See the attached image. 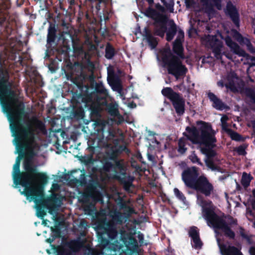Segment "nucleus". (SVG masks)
I'll return each mask as SVG.
<instances>
[{
    "label": "nucleus",
    "instance_id": "obj_18",
    "mask_svg": "<svg viewBox=\"0 0 255 255\" xmlns=\"http://www.w3.org/2000/svg\"><path fill=\"white\" fill-rule=\"evenodd\" d=\"M167 17L164 15L163 17L157 19L155 22H153L154 26V34L161 38L164 37L167 31Z\"/></svg>",
    "mask_w": 255,
    "mask_h": 255
},
{
    "label": "nucleus",
    "instance_id": "obj_14",
    "mask_svg": "<svg viewBox=\"0 0 255 255\" xmlns=\"http://www.w3.org/2000/svg\"><path fill=\"white\" fill-rule=\"evenodd\" d=\"M96 231H99L111 240H114L118 235L115 225L107 222L106 218L98 219L95 223Z\"/></svg>",
    "mask_w": 255,
    "mask_h": 255
},
{
    "label": "nucleus",
    "instance_id": "obj_29",
    "mask_svg": "<svg viewBox=\"0 0 255 255\" xmlns=\"http://www.w3.org/2000/svg\"><path fill=\"white\" fill-rule=\"evenodd\" d=\"M144 36L146 38L148 45L150 46L151 49L156 48L158 44L157 38L154 37L150 30L147 27H145L143 30Z\"/></svg>",
    "mask_w": 255,
    "mask_h": 255
},
{
    "label": "nucleus",
    "instance_id": "obj_36",
    "mask_svg": "<svg viewBox=\"0 0 255 255\" xmlns=\"http://www.w3.org/2000/svg\"><path fill=\"white\" fill-rule=\"evenodd\" d=\"M186 144V141L184 138H181L179 139L177 151L181 154L185 153L187 149L185 147Z\"/></svg>",
    "mask_w": 255,
    "mask_h": 255
},
{
    "label": "nucleus",
    "instance_id": "obj_9",
    "mask_svg": "<svg viewBox=\"0 0 255 255\" xmlns=\"http://www.w3.org/2000/svg\"><path fill=\"white\" fill-rule=\"evenodd\" d=\"M161 92L164 97L171 102L178 116H181L185 113V100L181 94L174 91L171 87H164Z\"/></svg>",
    "mask_w": 255,
    "mask_h": 255
},
{
    "label": "nucleus",
    "instance_id": "obj_8",
    "mask_svg": "<svg viewBox=\"0 0 255 255\" xmlns=\"http://www.w3.org/2000/svg\"><path fill=\"white\" fill-rule=\"evenodd\" d=\"M186 186L199 191L206 197L213 192L214 186L206 176H182Z\"/></svg>",
    "mask_w": 255,
    "mask_h": 255
},
{
    "label": "nucleus",
    "instance_id": "obj_11",
    "mask_svg": "<svg viewBox=\"0 0 255 255\" xmlns=\"http://www.w3.org/2000/svg\"><path fill=\"white\" fill-rule=\"evenodd\" d=\"M11 8L10 0H1L0 2V26L4 27V31L10 35L12 31V25L14 19L9 15V9Z\"/></svg>",
    "mask_w": 255,
    "mask_h": 255
},
{
    "label": "nucleus",
    "instance_id": "obj_64",
    "mask_svg": "<svg viewBox=\"0 0 255 255\" xmlns=\"http://www.w3.org/2000/svg\"><path fill=\"white\" fill-rule=\"evenodd\" d=\"M95 199L97 201H101V200L102 201V195H101V194L100 193V192H97V193L96 194Z\"/></svg>",
    "mask_w": 255,
    "mask_h": 255
},
{
    "label": "nucleus",
    "instance_id": "obj_45",
    "mask_svg": "<svg viewBox=\"0 0 255 255\" xmlns=\"http://www.w3.org/2000/svg\"><path fill=\"white\" fill-rule=\"evenodd\" d=\"M20 165L14 163L13 166L12 175H24V171L23 172L20 171Z\"/></svg>",
    "mask_w": 255,
    "mask_h": 255
},
{
    "label": "nucleus",
    "instance_id": "obj_42",
    "mask_svg": "<svg viewBox=\"0 0 255 255\" xmlns=\"http://www.w3.org/2000/svg\"><path fill=\"white\" fill-rule=\"evenodd\" d=\"M131 166L133 168L135 169V171L138 172V175H142L139 172L144 171L145 168H142L137 162L135 160L131 161Z\"/></svg>",
    "mask_w": 255,
    "mask_h": 255
},
{
    "label": "nucleus",
    "instance_id": "obj_15",
    "mask_svg": "<svg viewBox=\"0 0 255 255\" xmlns=\"http://www.w3.org/2000/svg\"><path fill=\"white\" fill-rule=\"evenodd\" d=\"M208 44L210 46L215 56L219 59L221 58V49L223 47V42L219 40L217 36L208 35L206 37Z\"/></svg>",
    "mask_w": 255,
    "mask_h": 255
},
{
    "label": "nucleus",
    "instance_id": "obj_12",
    "mask_svg": "<svg viewBox=\"0 0 255 255\" xmlns=\"http://www.w3.org/2000/svg\"><path fill=\"white\" fill-rule=\"evenodd\" d=\"M37 148L30 150L23 162L24 175H47L46 173L40 172L38 167V164L33 160L34 157L37 156Z\"/></svg>",
    "mask_w": 255,
    "mask_h": 255
},
{
    "label": "nucleus",
    "instance_id": "obj_27",
    "mask_svg": "<svg viewBox=\"0 0 255 255\" xmlns=\"http://www.w3.org/2000/svg\"><path fill=\"white\" fill-rule=\"evenodd\" d=\"M87 176H80V177L84 179H85ZM89 177H90L92 178V180H90L89 183H88L87 188L86 189L89 190V191H91L93 193H94L98 187L99 186V183L98 181L97 180H95L94 178H96V179H98V177H99L101 179L104 180L106 179H108L107 177H105V176H88Z\"/></svg>",
    "mask_w": 255,
    "mask_h": 255
},
{
    "label": "nucleus",
    "instance_id": "obj_44",
    "mask_svg": "<svg viewBox=\"0 0 255 255\" xmlns=\"http://www.w3.org/2000/svg\"><path fill=\"white\" fill-rule=\"evenodd\" d=\"M253 179V176H242L241 184L245 188H247L250 185Z\"/></svg>",
    "mask_w": 255,
    "mask_h": 255
},
{
    "label": "nucleus",
    "instance_id": "obj_17",
    "mask_svg": "<svg viewBox=\"0 0 255 255\" xmlns=\"http://www.w3.org/2000/svg\"><path fill=\"white\" fill-rule=\"evenodd\" d=\"M226 14L229 17L237 28L240 27V17L239 12L236 6L230 1L227 3Z\"/></svg>",
    "mask_w": 255,
    "mask_h": 255
},
{
    "label": "nucleus",
    "instance_id": "obj_22",
    "mask_svg": "<svg viewBox=\"0 0 255 255\" xmlns=\"http://www.w3.org/2000/svg\"><path fill=\"white\" fill-rule=\"evenodd\" d=\"M188 235L193 241V247L196 249H201L203 246V243L200 238L199 230L198 228L194 226L190 227L188 231Z\"/></svg>",
    "mask_w": 255,
    "mask_h": 255
},
{
    "label": "nucleus",
    "instance_id": "obj_16",
    "mask_svg": "<svg viewBox=\"0 0 255 255\" xmlns=\"http://www.w3.org/2000/svg\"><path fill=\"white\" fill-rule=\"evenodd\" d=\"M109 179H116L120 181L124 190L128 193H133L135 188L132 183L135 176H105Z\"/></svg>",
    "mask_w": 255,
    "mask_h": 255
},
{
    "label": "nucleus",
    "instance_id": "obj_55",
    "mask_svg": "<svg viewBox=\"0 0 255 255\" xmlns=\"http://www.w3.org/2000/svg\"><path fill=\"white\" fill-rule=\"evenodd\" d=\"M88 227V222L85 219H82L81 220L79 225V227L82 229H86L87 227Z\"/></svg>",
    "mask_w": 255,
    "mask_h": 255
},
{
    "label": "nucleus",
    "instance_id": "obj_48",
    "mask_svg": "<svg viewBox=\"0 0 255 255\" xmlns=\"http://www.w3.org/2000/svg\"><path fill=\"white\" fill-rule=\"evenodd\" d=\"M189 159L194 163H197L198 164L201 165L202 163L200 162V159L198 157L197 155L195 154V151H193L190 155L189 156Z\"/></svg>",
    "mask_w": 255,
    "mask_h": 255
},
{
    "label": "nucleus",
    "instance_id": "obj_63",
    "mask_svg": "<svg viewBox=\"0 0 255 255\" xmlns=\"http://www.w3.org/2000/svg\"><path fill=\"white\" fill-rule=\"evenodd\" d=\"M174 251L172 250L171 249L168 248L167 250H166L165 251V255H174Z\"/></svg>",
    "mask_w": 255,
    "mask_h": 255
},
{
    "label": "nucleus",
    "instance_id": "obj_39",
    "mask_svg": "<svg viewBox=\"0 0 255 255\" xmlns=\"http://www.w3.org/2000/svg\"><path fill=\"white\" fill-rule=\"evenodd\" d=\"M94 197V193L86 189L84 192L82 194V202L84 203H88L90 201V198H93Z\"/></svg>",
    "mask_w": 255,
    "mask_h": 255
},
{
    "label": "nucleus",
    "instance_id": "obj_4",
    "mask_svg": "<svg viewBox=\"0 0 255 255\" xmlns=\"http://www.w3.org/2000/svg\"><path fill=\"white\" fill-rule=\"evenodd\" d=\"M183 43L174 41L172 44L173 53L170 48H164L161 53L163 67L168 74L174 76L177 80L183 78L188 71L181 61L185 59Z\"/></svg>",
    "mask_w": 255,
    "mask_h": 255
},
{
    "label": "nucleus",
    "instance_id": "obj_13",
    "mask_svg": "<svg viewBox=\"0 0 255 255\" xmlns=\"http://www.w3.org/2000/svg\"><path fill=\"white\" fill-rule=\"evenodd\" d=\"M73 97L78 103H82L85 108H87L90 111L91 118L92 120L98 119L101 117L102 102L101 101L95 100H85L84 97L79 98L75 95Z\"/></svg>",
    "mask_w": 255,
    "mask_h": 255
},
{
    "label": "nucleus",
    "instance_id": "obj_5",
    "mask_svg": "<svg viewBox=\"0 0 255 255\" xmlns=\"http://www.w3.org/2000/svg\"><path fill=\"white\" fill-rule=\"evenodd\" d=\"M75 84L80 92L75 93L73 95L84 97L85 100H95L102 101L106 100L109 96L108 90L101 82H96L93 74H81L73 79Z\"/></svg>",
    "mask_w": 255,
    "mask_h": 255
},
{
    "label": "nucleus",
    "instance_id": "obj_2",
    "mask_svg": "<svg viewBox=\"0 0 255 255\" xmlns=\"http://www.w3.org/2000/svg\"><path fill=\"white\" fill-rule=\"evenodd\" d=\"M14 188L21 185L24 190L21 194L27 198H30L35 204L36 216L43 219L46 215L47 210L50 214L60 205V200L55 194L45 198L44 186L49 176H12Z\"/></svg>",
    "mask_w": 255,
    "mask_h": 255
},
{
    "label": "nucleus",
    "instance_id": "obj_34",
    "mask_svg": "<svg viewBox=\"0 0 255 255\" xmlns=\"http://www.w3.org/2000/svg\"><path fill=\"white\" fill-rule=\"evenodd\" d=\"M117 54V51L114 46L110 42L106 45L105 57L107 59H112Z\"/></svg>",
    "mask_w": 255,
    "mask_h": 255
},
{
    "label": "nucleus",
    "instance_id": "obj_20",
    "mask_svg": "<svg viewBox=\"0 0 255 255\" xmlns=\"http://www.w3.org/2000/svg\"><path fill=\"white\" fill-rule=\"evenodd\" d=\"M225 41L227 46L230 48L231 51L234 54L243 57H247L248 56L246 51L242 49L237 43L234 42L230 36L227 35L226 36Z\"/></svg>",
    "mask_w": 255,
    "mask_h": 255
},
{
    "label": "nucleus",
    "instance_id": "obj_28",
    "mask_svg": "<svg viewBox=\"0 0 255 255\" xmlns=\"http://www.w3.org/2000/svg\"><path fill=\"white\" fill-rule=\"evenodd\" d=\"M107 81L109 84L112 87L114 90L118 89L121 90V86L120 83L119 79L118 76L112 71L111 73H109Z\"/></svg>",
    "mask_w": 255,
    "mask_h": 255
},
{
    "label": "nucleus",
    "instance_id": "obj_61",
    "mask_svg": "<svg viewBox=\"0 0 255 255\" xmlns=\"http://www.w3.org/2000/svg\"><path fill=\"white\" fill-rule=\"evenodd\" d=\"M221 122H222V124L223 129L228 132L227 129H228V128H227L228 125H227V122L223 118L221 119Z\"/></svg>",
    "mask_w": 255,
    "mask_h": 255
},
{
    "label": "nucleus",
    "instance_id": "obj_50",
    "mask_svg": "<svg viewBox=\"0 0 255 255\" xmlns=\"http://www.w3.org/2000/svg\"><path fill=\"white\" fill-rule=\"evenodd\" d=\"M184 40V32L182 29L178 31V35L174 41L183 43Z\"/></svg>",
    "mask_w": 255,
    "mask_h": 255
},
{
    "label": "nucleus",
    "instance_id": "obj_21",
    "mask_svg": "<svg viewBox=\"0 0 255 255\" xmlns=\"http://www.w3.org/2000/svg\"><path fill=\"white\" fill-rule=\"evenodd\" d=\"M208 98L212 102V107L215 109L219 111L230 109V107L213 93L209 92L208 93Z\"/></svg>",
    "mask_w": 255,
    "mask_h": 255
},
{
    "label": "nucleus",
    "instance_id": "obj_43",
    "mask_svg": "<svg viewBox=\"0 0 255 255\" xmlns=\"http://www.w3.org/2000/svg\"><path fill=\"white\" fill-rule=\"evenodd\" d=\"M33 125L34 127L40 130H42L44 129L45 126L43 123L37 119H35L32 122Z\"/></svg>",
    "mask_w": 255,
    "mask_h": 255
},
{
    "label": "nucleus",
    "instance_id": "obj_59",
    "mask_svg": "<svg viewBox=\"0 0 255 255\" xmlns=\"http://www.w3.org/2000/svg\"><path fill=\"white\" fill-rule=\"evenodd\" d=\"M155 7L157 10L160 12H164L165 11V7L161 5L159 3H156Z\"/></svg>",
    "mask_w": 255,
    "mask_h": 255
},
{
    "label": "nucleus",
    "instance_id": "obj_38",
    "mask_svg": "<svg viewBox=\"0 0 255 255\" xmlns=\"http://www.w3.org/2000/svg\"><path fill=\"white\" fill-rule=\"evenodd\" d=\"M181 175H199L197 168L193 166L191 167H187L182 173Z\"/></svg>",
    "mask_w": 255,
    "mask_h": 255
},
{
    "label": "nucleus",
    "instance_id": "obj_30",
    "mask_svg": "<svg viewBox=\"0 0 255 255\" xmlns=\"http://www.w3.org/2000/svg\"><path fill=\"white\" fill-rule=\"evenodd\" d=\"M106 110L111 116L123 119V117L120 115L118 109V105L116 103H110L107 104L106 105Z\"/></svg>",
    "mask_w": 255,
    "mask_h": 255
},
{
    "label": "nucleus",
    "instance_id": "obj_3",
    "mask_svg": "<svg viewBox=\"0 0 255 255\" xmlns=\"http://www.w3.org/2000/svg\"><path fill=\"white\" fill-rule=\"evenodd\" d=\"M197 128L195 126L186 128V132L183 134L193 144L204 145L201 150L203 153L207 157V159H212L216 154L213 148L216 146L217 139L215 131L213 129L211 124L203 121H197Z\"/></svg>",
    "mask_w": 255,
    "mask_h": 255
},
{
    "label": "nucleus",
    "instance_id": "obj_41",
    "mask_svg": "<svg viewBox=\"0 0 255 255\" xmlns=\"http://www.w3.org/2000/svg\"><path fill=\"white\" fill-rule=\"evenodd\" d=\"M114 163L111 161L105 160L103 162V170L106 172H109L111 171H113Z\"/></svg>",
    "mask_w": 255,
    "mask_h": 255
},
{
    "label": "nucleus",
    "instance_id": "obj_10",
    "mask_svg": "<svg viewBox=\"0 0 255 255\" xmlns=\"http://www.w3.org/2000/svg\"><path fill=\"white\" fill-rule=\"evenodd\" d=\"M55 255H75L82 246L80 240H74L60 245H50Z\"/></svg>",
    "mask_w": 255,
    "mask_h": 255
},
{
    "label": "nucleus",
    "instance_id": "obj_31",
    "mask_svg": "<svg viewBox=\"0 0 255 255\" xmlns=\"http://www.w3.org/2000/svg\"><path fill=\"white\" fill-rule=\"evenodd\" d=\"M144 14L146 16L152 19L154 21L153 22H155L157 19L160 18L164 15L150 5L145 10Z\"/></svg>",
    "mask_w": 255,
    "mask_h": 255
},
{
    "label": "nucleus",
    "instance_id": "obj_49",
    "mask_svg": "<svg viewBox=\"0 0 255 255\" xmlns=\"http://www.w3.org/2000/svg\"><path fill=\"white\" fill-rule=\"evenodd\" d=\"M205 162L207 167L211 169L212 170L217 169V166L215 164L212 159H207Z\"/></svg>",
    "mask_w": 255,
    "mask_h": 255
},
{
    "label": "nucleus",
    "instance_id": "obj_57",
    "mask_svg": "<svg viewBox=\"0 0 255 255\" xmlns=\"http://www.w3.org/2000/svg\"><path fill=\"white\" fill-rule=\"evenodd\" d=\"M247 49L251 52V53H254L255 52V49L251 42V41H250L248 43H247L246 45Z\"/></svg>",
    "mask_w": 255,
    "mask_h": 255
},
{
    "label": "nucleus",
    "instance_id": "obj_37",
    "mask_svg": "<svg viewBox=\"0 0 255 255\" xmlns=\"http://www.w3.org/2000/svg\"><path fill=\"white\" fill-rule=\"evenodd\" d=\"M163 4L165 8L170 12H173L174 1V0H160Z\"/></svg>",
    "mask_w": 255,
    "mask_h": 255
},
{
    "label": "nucleus",
    "instance_id": "obj_56",
    "mask_svg": "<svg viewBox=\"0 0 255 255\" xmlns=\"http://www.w3.org/2000/svg\"><path fill=\"white\" fill-rule=\"evenodd\" d=\"M212 1L214 3V5L218 10H221L222 9V0H212Z\"/></svg>",
    "mask_w": 255,
    "mask_h": 255
},
{
    "label": "nucleus",
    "instance_id": "obj_33",
    "mask_svg": "<svg viewBox=\"0 0 255 255\" xmlns=\"http://www.w3.org/2000/svg\"><path fill=\"white\" fill-rule=\"evenodd\" d=\"M56 38V29L54 25L50 24L48 29L47 42L48 44L53 43Z\"/></svg>",
    "mask_w": 255,
    "mask_h": 255
},
{
    "label": "nucleus",
    "instance_id": "obj_40",
    "mask_svg": "<svg viewBox=\"0 0 255 255\" xmlns=\"http://www.w3.org/2000/svg\"><path fill=\"white\" fill-rule=\"evenodd\" d=\"M225 86L227 89H229L234 93H236L238 91L235 82L233 79H229L228 82L225 84Z\"/></svg>",
    "mask_w": 255,
    "mask_h": 255
},
{
    "label": "nucleus",
    "instance_id": "obj_53",
    "mask_svg": "<svg viewBox=\"0 0 255 255\" xmlns=\"http://www.w3.org/2000/svg\"><path fill=\"white\" fill-rule=\"evenodd\" d=\"M205 8L206 12L209 13H213L214 12L213 5L211 2L207 1L205 3Z\"/></svg>",
    "mask_w": 255,
    "mask_h": 255
},
{
    "label": "nucleus",
    "instance_id": "obj_23",
    "mask_svg": "<svg viewBox=\"0 0 255 255\" xmlns=\"http://www.w3.org/2000/svg\"><path fill=\"white\" fill-rule=\"evenodd\" d=\"M126 148V146L124 145L112 146L106 152L107 158L113 161L119 160L118 157Z\"/></svg>",
    "mask_w": 255,
    "mask_h": 255
},
{
    "label": "nucleus",
    "instance_id": "obj_46",
    "mask_svg": "<svg viewBox=\"0 0 255 255\" xmlns=\"http://www.w3.org/2000/svg\"><path fill=\"white\" fill-rule=\"evenodd\" d=\"M247 147V145L243 144L236 147L235 150L238 153L239 155H245L247 153L246 151V149Z\"/></svg>",
    "mask_w": 255,
    "mask_h": 255
},
{
    "label": "nucleus",
    "instance_id": "obj_19",
    "mask_svg": "<svg viewBox=\"0 0 255 255\" xmlns=\"http://www.w3.org/2000/svg\"><path fill=\"white\" fill-rule=\"evenodd\" d=\"M117 204L119 210L123 211L122 213L127 218V219H128L132 214L135 213L134 208L129 205V201H127L119 197L118 198Z\"/></svg>",
    "mask_w": 255,
    "mask_h": 255
},
{
    "label": "nucleus",
    "instance_id": "obj_25",
    "mask_svg": "<svg viewBox=\"0 0 255 255\" xmlns=\"http://www.w3.org/2000/svg\"><path fill=\"white\" fill-rule=\"evenodd\" d=\"M110 216L111 217V220L107 221V222L111 223L113 224V225H115L116 226L117 225H122L128 220L127 219V218L122 212L119 211H114Z\"/></svg>",
    "mask_w": 255,
    "mask_h": 255
},
{
    "label": "nucleus",
    "instance_id": "obj_54",
    "mask_svg": "<svg viewBox=\"0 0 255 255\" xmlns=\"http://www.w3.org/2000/svg\"><path fill=\"white\" fill-rule=\"evenodd\" d=\"M233 31L234 32V38L239 42L242 38L243 35L236 30H233Z\"/></svg>",
    "mask_w": 255,
    "mask_h": 255
},
{
    "label": "nucleus",
    "instance_id": "obj_7",
    "mask_svg": "<svg viewBox=\"0 0 255 255\" xmlns=\"http://www.w3.org/2000/svg\"><path fill=\"white\" fill-rule=\"evenodd\" d=\"M203 213L208 225L221 230L224 235L230 239L235 238V233L231 229L226 221L219 216L210 208H203Z\"/></svg>",
    "mask_w": 255,
    "mask_h": 255
},
{
    "label": "nucleus",
    "instance_id": "obj_6",
    "mask_svg": "<svg viewBox=\"0 0 255 255\" xmlns=\"http://www.w3.org/2000/svg\"><path fill=\"white\" fill-rule=\"evenodd\" d=\"M98 240L99 242V247L101 250V253L105 255H114V254L120 253V250L122 248H126V254L129 255L136 254L138 249V243L136 239L132 235L127 233L125 231H122L120 233V241L122 244L120 245L117 244L112 243L103 233L99 231H96Z\"/></svg>",
    "mask_w": 255,
    "mask_h": 255
},
{
    "label": "nucleus",
    "instance_id": "obj_24",
    "mask_svg": "<svg viewBox=\"0 0 255 255\" xmlns=\"http://www.w3.org/2000/svg\"><path fill=\"white\" fill-rule=\"evenodd\" d=\"M127 168L123 160H117L114 161L113 172L114 174L112 175H128L127 174ZM105 175H112L106 174Z\"/></svg>",
    "mask_w": 255,
    "mask_h": 255
},
{
    "label": "nucleus",
    "instance_id": "obj_1",
    "mask_svg": "<svg viewBox=\"0 0 255 255\" xmlns=\"http://www.w3.org/2000/svg\"><path fill=\"white\" fill-rule=\"evenodd\" d=\"M9 122L14 144L18 154L15 164H20V160L28 157L30 150L39 147L34 140V131L29 123L25 125L27 113L23 103H15L1 106Z\"/></svg>",
    "mask_w": 255,
    "mask_h": 255
},
{
    "label": "nucleus",
    "instance_id": "obj_35",
    "mask_svg": "<svg viewBox=\"0 0 255 255\" xmlns=\"http://www.w3.org/2000/svg\"><path fill=\"white\" fill-rule=\"evenodd\" d=\"M228 132L230 135L231 138L237 141H243L245 140V138L242 136V135L239 134V133L233 131L231 129H227Z\"/></svg>",
    "mask_w": 255,
    "mask_h": 255
},
{
    "label": "nucleus",
    "instance_id": "obj_32",
    "mask_svg": "<svg viewBox=\"0 0 255 255\" xmlns=\"http://www.w3.org/2000/svg\"><path fill=\"white\" fill-rule=\"evenodd\" d=\"M177 32V28L176 24L173 21L170 24L168 29H167L166 40L170 42L171 41L176 35Z\"/></svg>",
    "mask_w": 255,
    "mask_h": 255
},
{
    "label": "nucleus",
    "instance_id": "obj_58",
    "mask_svg": "<svg viewBox=\"0 0 255 255\" xmlns=\"http://www.w3.org/2000/svg\"><path fill=\"white\" fill-rule=\"evenodd\" d=\"M240 234L241 236L245 239H249V237L245 232V229L243 227L240 228Z\"/></svg>",
    "mask_w": 255,
    "mask_h": 255
},
{
    "label": "nucleus",
    "instance_id": "obj_62",
    "mask_svg": "<svg viewBox=\"0 0 255 255\" xmlns=\"http://www.w3.org/2000/svg\"><path fill=\"white\" fill-rule=\"evenodd\" d=\"M60 189V185L57 183H53L51 189L54 191H58Z\"/></svg>",
    "mask_w": 255,
    "mask_h": 255
},
{
    "label": "nucleus",
    "instance_id": "obj_26",
    "mask_svg": "<svg viewBox=\"0 0 255 255\" xmlns=\"http://www.w3.org/2000/svg\"><path fill=\"white\" fill-rule=\"evenodd\" d=\"M219 247L222 255H243L242 252L234 246H227L223 244L219 245Z\"/></svg>",
    "mask_w": 255,
    "mask_h": 255
},
{
    "label": "nucleus",
    "instance_id": "obj_52",
    "mask_svg": "<svg viewBox=\"0 0 255 255\" xmlns=\"http://www.w3.org/2000/svg\"><path fill=\"white\" fill-rule=\"evenodd\" d=\"M108 132V135L106 137V140L107 141H112V140L116 137V133L115 131L110 128H109Z\"/></svg>",
    "mask_w": 255,
    "mask_h": 255
},
{
    "label": "nucleus",
    "instance_id": "obj_47",
    "mask_svg": "<svg viewBox=\"0 0 255 255\" xmlns=\"http://www.w3.org/2000/svg\"><path fill=\"white\" fill-rule=\"evenodd\" d=\"M174 194L175 195L176 197L180 201L182 202H184V201L186 200V197H185L184 195L183 194L182 192L179 190V189L177 188H175L174 189Z\"/></svg>",
    "mask_w": 255,
    "mask_h": 255
},
{
    "label": "nucleus",
    "instance_id": "obj_51",
    "mask_svg": "<svg viewBox=\"0 0 255 255\" xmlns=\"http://www.w3.org/2000/svg\"><path fill=\"white\" fill-rule=\"evenodd\" d=\"M246 93L247 96L250 97L253 101L255 97V92L254 90L251 88H246Z\"/></svg>",
    "mask_w": 255,
    "mask_h": 255
},
{
    "label": "nucleus",
    "instance_id": "obj_60",
    "mask_svg": "<svg viewBox=\"0 0 255 255\" xmlns=\"http://www.w3.org/2000/svg\"><path fill=\"white\" fill-rule=\"evenodd\" d=\"M250 41V40L249 38L243 36L242 38L241 39L239 42L241 45H246L247 43H248Z\"/></svg>",
    "mask_w": 255,
    "mask_h": 255
}]
</instances>
